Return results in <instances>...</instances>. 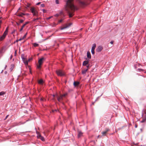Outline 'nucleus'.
I'll return each instance as SVG.
<instances>
[{"instance_id": "nucleus-57", "label": "nucleus", "mask_w": 146, "mask_h": 146, "mask_svg": "<svg viewBox=\"0 0 146 146\" xmlns=\"http://www.w3.org/2000/svg\"><path fill=\"white\" fill-rule=\"evenodd\" d=\"M7 67V66L6 65H5V69H6V68Z\"/></svg>"}, {"instance_id": "nucleus-15", "label": "nucleus", "mask_w": 146, "mask_h": 146, "mask_svg": "<svg viewBox=\"0 0 146 146\" xmlns=\"http://www.w3.org/2000/svg\"><path fill=\"white\" fill-rule=\"evenodd\" d=\"M25 15V14L23 13H18L17 15L19 17H23V15Z\"/></svg>"}, {"instance_id": "nucleus-60", "label": "nucleus", "mask_w": 146, "mask_h": 146, "mask_svg": "<svg viewBox=\"0 0 146 146\" xmlns=\"http://www.w3.org/2000/svg\"><path fill=\"white\" fill-rule=\"evenodd\" d=\"M3 70H2V71H1V73H3Z\"/></svg>"}, {"instance_id": "nucleus-62", "label": "nucleus", "mask_w": 146, "mask_h": 146, "mask_svg": "<svg viewBox=\"0 0 146 146\" xmlns=\"http://www.w3.org/2000/svg\"><path fill=\"white\" fill-rule=\"evenodd\" d=\"M30 120V119H29L28 120H27L26 121H29Z\"/></svg>"}, {"instance_id": "nucleus-26", "label": "nucleus", "mask_w": 146, "mask_h": 146, "mask_svg": "<svg viewBox=\"0 0 146 146\" xmlns=\"http://www.w3.org/2000/svg\"><path fill=\"white\" fill-rule=\"evenodd\" d=\"M92 66V65L88 63V64L86 66V67L87 68V69H88V68L91 67Z\"/></svg>"}, {"instance_id": "nucleus-1", "label": "nucleus", "mask_w": 146, "mask_h": 146, "mask_svg": "<svg viewBox=\"0 0 146 146\" xmlns=\"http://www.w3.org/2000/svg\"><path fill=\"white\" fill-rule=\"evenodd\" d=\"M65 1L66 2V4L64 7L65 9L69 13V17H71L73 15L70 12L69 9L74 10L76 9V7L74 4L73 0H67Z\"/></svg>"}, {"instance_id": "nucleus-31", "label": "nucleus", "mask_w": 146, "mask_h": 146, "mask_svg": "<svg viewBox=\"0 0 146 146\" xmlns=\"http://www.w3.org/2000/svg\"><path fill=\"white\" fill-rule=\"evenodd\" d=\"M110 130L108 128H106L105 129V131H106L107 133Z\"/></svg>"}, {"instance_id": "nucleus-17", "label": "nucleus", "mask_w": 146, "mask_h": 146, "mask_svg": "<svg viewBox=\"0 0 146 146\" xmlns=\"http://www.w3.org/2000/svg\"><path fill=\"white\" fill-rule=\"evenodd\" d=\"M103 94V93H102L100 96L98 97L96 99V100H95V101L94 102H92V105H94V103H95V102L97 101L98 99V98H99L100 97H101L102 95V94Z\"/></svg>"}, {"instance_id": "nucleus-6", "label": "nucleus", "mask_w": 146, "mask_h": 146, "mask_svg": "<svg viewBox=\"0 0 146 146\" xmlns=\"http://www.w3.org/2000/svg\"><path fill=\"white\" fill-rule=\"evenodd\" d=\"M86 60L84 61L82 64V65L84 66H86L89 63V60L87 58H86Z\"/></svg>"}, {"instance_id": "nucleus-18", "label": "nucleus", "mask_w": 146, "mask_h": 146, "mask_svg": "<svg viewBox=\"0 0 146 146\" xmlns=\"http://www.w3.org/2000/svg\"><path fill=\"white\" fill-rule=\"evenodd\" d=\"M96 44L95 43H94V44L93 45H92V49H91L92 50H94L95 49V48L96 47Z\"/></svg>"}, {"instance_id": "nucleus-29", "label": "nucleus", "mask_w": 146, "mask_h": 146, "mask_svg": "<svg viewBox=\"0 0 146 146\" xmlns=\"http://www.w3.org/2000/svg\"><path fill=\"white\" fill-rule=\"evenodd\" d=\"M38 45H39V44L36 43H35L33 44V46L35 47L38 46Z\"/></svg>"}, {"instance_id": "nucleus-64", "label": "nucleus", "mask_w": 146, "mask_h": 146, "mask_svg": "<svg viewBox=\"0 0 146 146\" xmlns=\"http://www.w3.org/2000/svg\"><path fill=\"white\" fill-rule=\"evenodd\" d=\"M53 97H54V96H55V95H53Z\"/></svg>"}, {"instance_id": "nucleus-30", "label": "nucleus", "mask_w": 146, "mask_h": 146, "mask_svg": "<svg viewBox=\"0 0 146 146\" xmlns=\"http://www.w3.org/2000/svg\"><path fill=\"white\" fill-rule=\"evenodd\" d=\"M63 21V20L62 19H61L58 21V23L56 24V25H57L59 23H61Z\"/></svg>"}, {"instance_id": "nucleus-11", "label": "nucleus", "mask_w": 146, "mask_h": 146, "mask_svg": "<svg viewBox=\"0 0 146 146\" xmlns=\"http://www.w3.org/2000/svg\"><path fill=\"white\" fill-rule=\"evenodd\" d=\"M6 35L3 33L2 35L0 37V40L2 41L3 40L5 37Z\"/></svg>"}, {"instance_id": "nucleus-24", "label": "nucleus", "mask_w": 146, "mask_h": 146, "mask_svg": "<svg viewBox=\"0 0 146 146\" xmlns=\"http://www.w3.org/2000/svg\"><path fill=\"white\" fill-rule=\"evenodd\" d=\"M5 94V92L4 91H2L0 92V96H3Z\"/></svg>"}, {"instance_id": "nucleus-14", "label": "nucleus", "mask_w": 146, "mask_h": 146, "mask_svg": "<svg viewBox=\"0 0 146 146\" xmlns=\"http://www.w3.org/2000/svg\"><path fill=\"white\" fill-rule=\"evenodd\" d=\"M72 25L71 23H70L67 26H65V27H63L61 29V30H63L64 29H66V28L69 27L70 25Z\"/></svg>"}, {"instance_id": "nucleus-47", "label": "nucleus", "mask_w": 146, "mask_h": 146, "mask_svg": "<svg viewBox=\"0 0 146 146\" xmlns=\"http://www.w3.org/2000/svg\"><path fill=\"white\" fill-rule=\"evenodd\" d=\"M21 58L23 60H24L25 59L23 57V56H21Z\"/></svg>"}, {"instance_id": "nucleus-22", "label": "nucleus", "mask_w": 146, "mask_h": 146, "mask_svg": "<svg viewBox=\"0 0 146 146\" xmlns=\"http://www.w3.org/2000/svg\"><path fill=\"white\" fill-rule=\"evenodd\" d=\"M107 133L105 131H102L101 132V133L102 136H106Z\"/></svg>"}, {"instance_id": "nucleus-49", "label": "nucleus", "mask_w": 146, "mask_h": 146, "mask_svg": "<svg viewBox=\"0 0 146 146\" xmlns=\"http://www.w3.org/2000/svg\"><path fill=\"white\" fill-rule=\"evenodd\" d=\"M113 41H111L110 42V43L111 44H113Z\"/></svg>"}, {"instance_id": "nucleus-10", "label": "nucleus", "mask_w": 146, "mask_h": 146, "mask_svg": "<svg viewBox=\"0 0 146 146\" xmlns=\"http://www.w3.org/2000/svg\"><path fill=\"white\" fill-rule=\"evenodd\" d=\"M78 137L79 138L82 135L83 133L81 131H78Z\"/></svg>"}, {"instance_id": "nucleus-5", "label": "nucleus", "mask_w": 146, "mask_h": 146, "mask_svg": "<svg viewBox=\"0 0 146 146\" xmlns=\"http://www.w3.org/2000/svg\"><path fill=\"white\" fill-rule=\"evenodd\" d=\"M56 96L57 98L58 101L60 102H61V101L63 100V97H62V96H59L57 94L56 95Z\"/></svg>"}, {"instance_id": "nucleus-21", "label": "nucleus", "mask_w": 146, "mask_h": 146, "mask_svg": "<svg viewBox=\"0 0 146 146\" xmlns=\"http://www.w3.org/2000/svg\"><path fill=\"white\" fill-rule=\"evenodd\" d=\"M43 82V81L42 79H40L38 81V83L40 84H42Z\"/></svg>"}, {"instance_id": "nucleus-46", "label": "nucleus", "mask_w": 146, "mask_h": 146, "mask_svg": "<svg viewBox=\"0 0 146 146\" xmlns=\"http://www.w3.org/2000/svg\"><path fill=\"white\" fill-rule=\"evenodd\" d=\"M23 39V38H20L19 40H17V41H21Z\"/></svg>"}, {"instance_id": "nucleus-9", "label": "nucleus", "mask_w": 146, "mask_h": 146, "mask_svg": "<svg viewBox=\"0 0 146 146\" xmlns=\"http://www.w3.org/2000/svg\"><path fill=\"white\" fill-rule=\"evenodd\" d=\"M29 22H26L24 24H23V25L21 27V29H20V30H19V31H22V30H23V28L25 27V26L26 25H27V24H28V23H29Z\"/></svg>"}, {"instance_id": "nucleus-12", "label": "nucleus", "mask_w": 146, "mask_h": 146, "mask_svg": "<svg viewBox=\"0 0 146 146\" xmlns=\"http://www.w3.org/2000/svg\"><path fill=\"white\" fill-rule=\"evenodd\" d=\"M87 56L88 58L90 59L91 58V55L90 52L88 51L87 52Z\"/></svg>"}, {"instance_id": "nucleus-27", "label": "nucleus", "mask_w": 146, "mask_h": 146, "mask_svg": "<svg viewBox=\"0 0 146 146\" xmlns=\"http://www.w3.org/2000/svg\"><path fill=\"white\" fill-rule=\"evenodd\" d=\"M40 139L42 141H45V139L44 137L42 136H41V137H40Z\"/></svg>"}, {"instance_id": "nucleus-19", "label": "nucleus", "mask_w": 146, "mask_h": 146, "mask_svg": "<svg viewBox=\"0 0 146 146\" xmlns=\"http://www.w3.org/2000/svg\"><path fill=\"white\" fill-rule=\"evenodd\" d=\"M36 133L37 134V137L38 138L40 139V137H41V135L39 133V132L36 131Z\"/></svg>"}, {"instance_id": "nucleus-45", "label": "nucleus", "mask_w": 146, "mask_h": 146, "mask_svg": "<svg viewBox=\"0 0 146 146\" xmlns=\"http://www.w3.org/2000/svg\"><path fill=\"white\" fill-rule=\"evenodd\" d=\"M40 100L41 101H43L44 99L43 98H41L40 99Z\"/></svg>"}, {"instance_id": "nucleus-35", "label": "nucleus", "mask_w": 146, "mask_h": 146, "mask_svg": "<svg viewBox=\"0 0 146 146\" xmlns=\"http://www.w3.org/2000/svg\"><path fill=\"white\" fill-rule=\"evenodd\" d=\"M55 2L56 4H58L59 3V0H56Z\"/></svg>"}, {"instance_id": "nucleus-23", "label": "nucleus", "mask_w": 146, "mask_h": 146, "mask_svg": "<svg viewBox=\"0 0 146 146\" xmlns=\"http://www.w3.org/2000/svg\"><path fill=\"white\" fill-rule=\"evenodd\" d=\"M11 67L10 68V70L11 71H12L14 68V65L13 64H11Z\"/></svg>"}, {"instance_id": "nucleus-61", "label": "nucleus", "mask_w": 146, "mask_h": 146, "mask_svg": "<svg viewBox=\"0 0 146 146\" xmlns=\"http://www.w3.org/2000/svg\"><path fill=\"white\" fill-rule=\"evenodd\" d=\"M30 73H31V74H32V72H31V70H30Z\"/></svg>"}, {"instance_id": "nucleus-3", "label": "nucleus", "mask_w": 146, "mask_h": 146, "mask_svg": "<svg viewBox=\"0 0 146 146\" xmlns=\"http://www.w3.org/2000/svg\"><path fill=\"white\" fill-rule=\"evenodd\" d=\"M30 10L31 13L33 14L34 16H38V12L33 7L31 8Z\"/></svg>"}, {"instance_id": "nucleus-2", "label": "nucleus", "mask_w": 146, "mask_h": 146, "mask_svg": "<svg viewBox=\"0 0 146 146\" xmlns=\"http://www.w3.org/2000/svg\"><path fill=\"white\" fill-rule=\"evenodd\" d=\"M45 60V58L44 57H42L38 60V65H37V68L38 69H40L41 66L43 63L44 61Z\"/></svg>"}, {"instance_id": "nucleus-39", "label": "nucleus", "mask_w": 146, "mask_h": 146, "mask_svg": "<svg viewBox=\"0 0 146 146\" xmlns=\"http://www.w3.org/2000/svg\"><path fill=\"white\" fill-rule=\"evenodd\" d=\"M42 10L43 11V12L44 13H45L46 12V10L44 9H42Z\"/></svg>"}, {"instance_id": "nucleus-50", "label": "nucleus", "mask_w": 146, "mask_h": 146, "mask_svg": "<svg viewBox=\"0 0 146 146\" xmlns=\"http://www.w3.org/2000/svg\"><path fill=\"white\" fill-rule=\"evenodd\" d=\"M40 3V2H38L36 4V5H39Z\"/></svg>"}, {"instance_id": "nucleus-48", "label": "nucleus", "mask_w": 146, "mask_h": 146, "mask_svg": "<svg viewBox=\"0 0 146 146\" xmlns=\"http://www.w3.org/2000/svg\"><path fill=\"white\" fill-rule=\"evenodd\" d=\"M52 17V16H50V17L48 18H47V19H51V18Z\"/></svg>"}, {"instance_id": "nucleus-54", "label": "nucleus", "mask_w": 146, "mask_h": 146, "mask_svg": "<svg viewBox=\"0 0 146 146\" xmlns=\"http://www.w3.org/2000/svg\"><path fill=\"white\" fill-rule=\"evenodd\" d=\"M5 73V74H7V71H5V73Z\"/></svg>"}, {"instance_id": "nucleus-32", "label": "nucleus", "mask_w": 146, "mask_h": 146, "mask_svg": "<svg viewBox=\"0 0 146 146\" xmlns=\"http://www.w3.org/2000/svg\"><path fill=\"white\" fill-rule=\"evenodd\" d=\"M91 53L92 54H94L95 53L94 50L91 49Z\"/></svg>"}, {"instance_id": "nucleus-40", "label": "nucleus", "mask_w": 146, "mask_h": 146, "mask_svg": "<svg viewBox=\"0 0 146 146\" xmlns=\"http://www.w3.org/2000/svg\"><path fill=\"white\" fill-rule=\"evenodd\" d=\"M39 19V18H37L36 19H33V21H36V20H38Z\"/></svg>"}, {"instance_id": "nucleus-16", "label": "nucleus", "mask_w": 146, "mask_h": 146, "mask_svg": "<svg viewBox=\"0 0 146 146\" xmlns=\"http://www.w3.org/2000/svg\"><path fill=\"white\" fill-rule=\"evenodd\" d=\"M88 71V69H85L82 70V73L83 74H84L86 73V72Z\"/></svg>"}, {"instance_id": "nucleus-59", "label": "nucleus", "mask_w": 146, "mask_h": 146, "mask_svg": "<svg viewBox=\"0 0 146 146\" xmlns=\"http://www.w3.org/2000/svg\"><path fill=\"white\" fill-rule=\"evenodd\" d=\"M57 111V110H53V112H54V111Z\"/></svg>"}, {"instance_id": "nucleus-41", "label": "nucleus", "mask_w": 146, "mask_h": 146, "mask_svg": "<svg viewBox=\"0 0 146 146\" xmlns=\"http://www.w3.org/2000/svg\"><path fill=\"white\" fill-rule=\"evenodd\" d=\"M16 24L18 26H19L20 25V23H18L17 22H16Z\"/></svg>"}, {"instance_id": "nucleus-43", "label": "nucleus", "mask_w": 146, "mask_h": 146, "mask_svg": "<svg viewBox=\"0 0 146 146\" xmlns=\"http://www.w3.org/2000/svg\"><path fill=\"white\" fill-rule=\"evenodd\" d=\"M15 31H16L15 30V29L12 32V34L14 33H15Z\"/></svg>"}, {"instance_id": "nucleus-8", "label": "nucleus", "mask_w": 146, "mask_h": 146, "mask_svg": "<svg viewBox=\"0 0 146 146\" xmlns=\"http://www.w3.org/2000/svg\"><path fill=\"white\" fill-rule=\"evenodd\" d=\"M103 47L102 46H99L96 49V51L98 52H100L103 49Z\"/></svg>"}, {"instance_id": "nucleus-37", "label": "nucleus", "mask_w": 146, "mask_h": 146, "mask_svg": "<svg viewBox=\"0 0 146 146\" xmlns=\"http://www.w3.org/2000/svg\"><path fill=\"white\" fill-rule=\"evenodd\" d=\"M44 6H45L44 5V4H41L40 5V7H44Z\"/></svg>"}, {"instance_id": "nucleus-13", "label": "nucleus", "mask_w": 146, "mask_h": 146, "mask_svg": "<svg viewBox=\"0 0 146 146\" xmlns=\"http://www.w3.org/2000/svg\"><path fill=\"white\" fill-rule=\"evenodd\" d=\"M80 84L79 82L78 81H74L73 84L74 86L76 87L78 86Z\"/></svg>"}, {"instance_id": "nucleus-63", "label": "nucleus", "mask_w": 146, "mask_h": 146, "mask_svg": "<svg viewBox=\"0 0 146 146\" xmlns=\"http://www.w3.org/2000/svg\"><path fill=\"white\" fill-rule=\"evenodd\" d=\"M137 127V125H135V127L136 128Z\"/></svg>"}, {"instance_id": "nucleus-25", "label": "nucleus", "mask_w": 146, "mask_h": 146, "mask_svg": "<svg viewBox=\"0 0 146 146\" xmlns=\"http://www.w3.org/2000/svg\"><path fill=\"white\" fill-rule=\"evenodd\" d=\"M146 121V117L143 118L142 120L141 121V123H143Z\"/></svg>"}, {"instance_id": "nucleus-36", "label": "nucleus", "mask_w": 146, "mask_h": 146, "mask_svg": "<svg viewBox=\"0 0 146 146\" xmlns=\"http://www.w3.org/2000/svg\"><path fill=\"white\" fill-rule=\"evenodd\" d=\"M59 14H58V13H57L55 15H54V16L55 17H58V16H59Z\"/></svg>"}, {"instance_id": "nucleus-56", "label": "nucleus", "mask_w": 146, "mask_h": 146, "mask_svg": "<svg viewBox=\"0 0 146 146\" xmlns=\"http://www.w3.org/2000/svg\"><path fill=\"white\" fill-rule=\"evenodd\" d=\"M31 60H32V59H30V58H29V59H28V61H30Z\"/></svg>"}, {"instance_id": "nucleus-33", "label": "nucleus", "mask_w": 146, "mask_h": 146, "mask_svg": "<svg viewBox=\"0 0 146 146\" xmlns=\"http://www.w3.org/2000/svg\"><path fill=\"white\" fill-rule=\"evenodd\" d=\"M27 34V33H26L24 35V36L23 37V39H24L26 37Z\"/></svg>"}, {"instance_id": "nucleus-44", "label": "nucleus", "mask_w": 146, "mask_h": 146, "mask_svg": "<svg viewBox=\"0 0 146 146\" xmlns=\"http://www.w3.org/2000/svg\"><path fill=\"white\" fill-rule=\"evenodd\" d=\"M138 69L139 70V71H141L143 70L142 69L139 68Z\"/></svg>"}, {"instance_id": "nucleus-58", "label": "nucleus", "mask_w": 146, "mask_h": 146, "mask_svg": "<svg viewBox=\"0 0 146 146\" xmlns=\"http://www.w3.org/2000/svg\"><path fill=\"white\" fill-rule=\"evenodd\" d=\"M16 52H17V50H16L15 51V54H16Z\"/></svg>"}, {"instance_id": "nucleus-28", "label": "nucleus", "mask_w": 146, "mask_h": 146, "mask_svg": "<svg viewBox=\"0 0 146 146\" xmlns=\"http://www.w3.org/2000/svg\"><path fill=\"white\" fill-rule=\"evenodd\" d=\"M23 17L24 18V19H21V20H20L19 23H22L24 22V20H25V17Z\"/></svg>"}, {"instance_id": "nucleus-7", "label": "nucleus", "mask_w": 146, "mask_h": 146, "mask_svg": "<svg viewBox=\"0 0 146 146\" xmlns=\"http://www.w3.org/2000/svg\"><path fill=\"white\" fill-rule=\"evenodd\" d=\"M77 1L81 5L84 6L86 5V3L84 1H82L81 0H77Z\"/></svg>"}, {"instance_id": "nucleus-20", "label": "nucleus", "mask_w": 146, "mask_h": 146, "mask_svg": "<svg viewBox=\"0 0 146 146\" xmlns=\"http://www.w3.org/2000/svg\"><path fill=\"white\" fill-rule=\"evenodd\" d=\"M8 27H7L6 28V29L5 31L4 32L3 34H5L7 35V33L8 32Z\"/></svg>"}, {"instance_id": "nucleus-51", "label": "nucleus", "mask_w": 146, "mask_h": 146, "mask_svg": "<svg viewBox=\"0 0 146 146\" xmlns=\"http://www.w3.org/2000/svg\"><path fill=\"white\" fill-rule=\"evenodd\" d=\"M12 57H13V56L11 54V55L10 56V59H11L12 58Z\"/></svg>"}, {"instance_id": "nucleus-42", "label": "nucleus", "mask_w": 146, "mask_h": 146, "mask_svg": "<svg viewBox=\"0 0 146 146\" xmlns=\"http://www.w3.org/2000/svg\"><path fill=\"white\" fill-rule=\"evenodd\" d=\"M61 96H62V97L63 98V97H65L66 96V94H64L63 95H60Z\"/></svg>"}, {"instance_id": "nucleus-34", "label": "nucleus", "mask_w": 146, "mask_h": 146, "mask_svg": "<svg viewBox=\"0 0 146 146\" xmlns=\"http://www.w3.org/2000/svg\"><path fill=\"white\" fill-rule=\"evenodd\" d=\"M2 18V17H0V28H1V25L2 23V21L1 20V19Z\"/></svg>"}, {"instance_id": "nucleus-4", "label": "nucleus", "mask_w": 146, "mask_h": 146, "mask_svg": "<svg viewBox=\"0 0 146 146\" xmlns=\"http://www.w3.org/2000/svg\"><path fill=\"white\" fill-rule=\"evenodd\" d=\"M56 73L57 75L59 76H63L65 75L64 72L62 70H58L56 71Z\"/></svg>"}, {"instance_id": "nucleus-38", "label": "nucleus", "mask_w": 146, "mask_h": 146, "mask_svg": "<svg viewBox=\"0 0 146 146\" xmlns=\"http://www.w3.org/2000/svg\"><path fill=\"white\" fill-rule=\"evenodd\" d=\"M28 60H26V61L24 62V63L25 64H28Z\"/></svg>"}, {"instance_id": "nucleus-52", "label": "nucleus", "mask_w": 146, "mask_h": 146, "mask_svg": "<svg viewBox=\"0 0 146 146\" xmlns=\"http://www.w3.org/2000/svg\"><path fill=\"white\" fill-rule=\"evenodd\" d=\"M62 11H61L59 13V15H60V14H62Z\"/></svg>"}, {"instance_id": "nucleus-55", "label": "nucleus", "mask_w": 146, "mask_h": 146, "mask_svg": "<svg viewBox=\"0 0 146 146\" xmlns=\"http://www.w3.org/2000/svg\"><path fill=\"white\" fill-rule=\"evenodd\" d=\"M30 5L29 4V5H28L27 6V7H29Z\"/></svg>"}, {"instance_id": "nucleus-53", "label": "nucleus", "mask_w": 146, "mask_h": 146, "mask_svg": "<svg viewBox=\"0 0 146 146\" xmlns=\"http://www.w3.org/2000/svg\"><path fill=\"white\" fill-rule=\"evenodd\" d=\"M8 116H9V115H7L6 116V117H5V119H6L8 117Z\"/></svg>"}]
</instances>
